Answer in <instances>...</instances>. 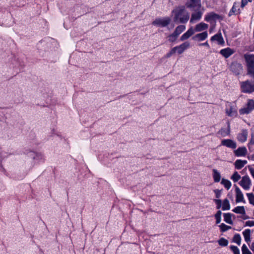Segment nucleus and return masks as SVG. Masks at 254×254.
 <instances>
[{
    "mask_svg": "<svg viewBox=\"0 0 254 254\" xmlns=\"http://www.w3.org/2000/svg\"><path fill=\"white\" fill-rule=\"evenodd\" d=\"M174 16L173 21L175 23H186L190 18V14L184 6L176 7L172 11Z\"/></svg>",
    "mask_w": 254,
    "mask_h": 254,
    "instance_id": "obj_1",
    "label": "nucleus"
},
{
    "mask_svg": "<svg viewBox=\"0 0 254 254\" xmlns=\"http://www.w3.org/2000/svg\"><path fill=\"white\" fill-rule=\"evenodd\" d=\"M171 22V19L169 17H165L162 18H159L155 19L153 22L152 24L161 27L167 26Z\"/></svg>",
    "mask_w": 254,
    "mask_h": 254,
    "instance_id": "obj_2",
    "label": "nucleus"
},
{
    "mask_svg": "<svg viewBox=\"0 0 254 254\" xmlns=\"http://www.w3.org/2000/svg\"><path fill=\"white\" fill-rule=\"evenodd\" d=\"M241 89L244 93H251L254 92V82L249 80L241 83Z\"/></svg>",
    "mask_w": 254,
    "mask_h": 254,
    "instance_id": "obj_3",
    "label": "nucleus"
},
{
    "mask_svg": "<svg viewBox=\"0 0 254 254\" xmlns=\"http://www.w3.org/2000/svg\"><path fill=\"white\" fill-rule=\"evenodd\" d=\"M254 109V100L249 99L248 101L246 106L240 110V113L241 115L248 114Z\"/></svg>",
    "mask_w": 254,
    "mask_h": 254,
    "instance_id": "obj_4",
    "label": "nucleus"
},
{
    "mask_svg": "<svg viewBox=\"0 0 254 254\" xmlns=\"http://www.w3.org/2000/svg\"><path fill=\"white\" fill-rule=\"evenodd\" d=\"M240 185L245 190H248L250 188L251 181L249 177L246 175L242 177V179L239 182Z\"/></svg>",
    "mask_w": 254,
    "mask_h": 254,
    "instance_id": "obj_5",
    "label": "nucleus"
},
{
    "mask_svg": "<svg viewBox=\"0 0 254 254\" xmlns=\"http://www.w3.org/2000/svg\"><path fill=\"white\" fill-rule=\"evenodd\" d=\"M190 47V43L189 42H185L179 46L175 47L176 53L178 54H182L186 49Z\"/></svg>",
    "mask_w": 254,
    "mask_h": 254,
    "instance_id": "obj_6",
    "label": "nucleus"
},
{
    "mask_svg": "<svg viewBox=\"0 0 254 254\" xmlns=\"http://www.w3.org/2000/svg\"><path fill=\"white\" fill-rule=\"evenodd\" d=\"M221 145L232 149H235L237 147L236 143L230 139H223L221 141Z\"/></svg>",
    "mask_w": 254,
    "mask_h": 254,
    "instance_id": "obj_7",
    "label": "nucleus"
},
{
    "mask_svg": "<svg viewBox=\"0 0 254 254\" xmlns=\"http://www.w3.org/2000/svg\"><path fill=\"white\" fill-rule=\"evenodd\" d=\"M234 186L235 187V191L236 195V201L237 202H242L243 203H245L246 201L244 199L243 194L241 191V190L236 185H235Z\"/></svg>",
    "mask_w": 254,
    "mask_h": 254,
    "instance_id": "obj_8",
    "label": "nucleus"
},
{
    "mask_svg": "<svg viewBox=\"0 0 254 254\" xmlns=\"http://www.w3.org/2000/svg\"><path fill=\"white\" fill-rule=\"evenodd\" d=\"M221 16L213 12H210L205 15L204 20L207 22H211L212 20H215L220 19Z\"/></svg>",
    "mask_w": 254,
    "mask_h": 254,
    "instance_id": "obj_9",
    "label": "nucleus"
},
{
    "mask_svg": "<svg viewBox=\"0 0 254 254\" xmlns=\"http://www.w3.org/2000/svg\"><path fill=\"white\" fill-rule=\"evenodd\" d=\"M219 53L224 58H228L234 53V51L230 48H226L221 50Z\"/></svg>",
    "mask_w": 254,
    "mask_h": 254,
    "instance_id": "obj_10",
    "label": "nucleus"
},
{
    "mask_svg": "<svg viewBox=\"0 0 254 254\" xmlns=\"http://www.w3.org/2000/svg\"><path fill=\"white\" fill-rule=\"evenodd\" d=\"M194 33V30H193V28L192 27H190L188 31L183 34L180 38V40L183 41L185 40L189 39L191 35H192Z\"/></svg>",
    "mask_w": 254,
    "mask_h": 254,
    "instance_id": "obj_11",
    "label": "nucleus"
},
{
    "mask_svg": "<svg viewBox=\"0 0 254 254\" xmlns=\"http://www.w3.org/2000/svg\"><path fill=\"white\" fill-rule=\"evenodd\" d=\"M235 155L237 157L245 156L247 153V150L246 147H240L234 151Z\"/></svg>",
    "mask_w": 254,
    "mask_h": 254,
    "instance_id": "obj_12",
    "label": "nucleus"
},
{
    "mask_svg": "<svg viewBox=\"0 0 254 254\" xmlns=\"http://www.w3.org/2000/svg\"><path fill=\"white\" fill-rule=\"evenodd\" d=\"M208 36V33L207 31H204L202 33L197 34L192 37V39L194 40H197L198 41H202L205 40Z\"/></svg>",
    "mask_w": 254,
    "mask_h": 254,
    "instance_id": "obj_13",
    "label": "nucleus"
},
{
    "mask_svg": "<svg viewBox=\"0 0 254 254\" xmlns=\"http://www.w3.org/2000/svg\"><path fill=\"white\" fill-rule=\"evenodd\" d=\"M208 28V24L203 22H201L195 25V28H193V30H194V33L195 32H201L203 30H206Z\"/></svg>",
    "mask_w": 254,
    "mask_h": 254,
    "instance_id": "obj_14",
    "label": "nucleus"
},
{
    "mask_svg": "<svg viewBox=\"0 0 254 254\" xmlns=\"http://www.w3.org/2000/svg\"><path fill=\"white\" fill-rule=\"evenodd\" d=\"M187 6L189 8H199L201 6L200 0H190L187 3Z\"/></svg>",
    "mask_w": 254,
    "mask_h": 254,
    "instance_id": "obj_15",
    "label": "nucleus"
},
{
    "mask_svg": "<svg viewBox=\"0 0 254 254\" xmlns=\"http://www.w3.org/2000/svg\"><path fill=\"white\" fill-rule=\"evenodd\" d=\"M211 41H217L218 43L220 45H222L224 43V39L222 37L221 33L216 34L211 38Z\"/></svg>",
    "mask_w": 254,
    "mask_h": 254,
    "instance_id": "obj_16",
    "label": "nucleus"
},
{
    "mask_svg": "<svg viewBox=\"0 0 254 254\" xmlns=\"http://www.w3.org/2000/svg\"><path fill=\"white\" fill-rule=\"evenodd\" d=\"M247 136L248 131L246 130H244L238 135L237 138L239 141L244 142L247 140Z\"/></svg>",
    "mask_w": 254,
    "mask_h": 254,
    "instance_id": "obj_17",
    "label": "nucleus"
},
{
    "mask_svg": "<svg viewBox=\"0 0 254 254\" xmlns=\"http://www.w3.org/2000/svg\"><path fill=\"white\" fill-rule=\"evenodd\" d=\"M226 113L230 117H233L237 115V110L233 106H230L229 108H227L226 109Z\"/></svg>",
    "mask_w": 254,
    "mask_h": 254,
    "instance_id": "obj_18",
    "label": "nucleus"
},
{
    "mask_svg": "<svg viewBox=\"0 0 254 254\" xmlns=\"http://www.w3.org/2000/svg\"><path fill=\"white\" fill-rule=\"evenodd\" d=\"M247 163V160L238 159L235 162V168L240 170L242 169Z\"/></svg>",
    "mask_w": 254,
    "mask_h": 254,
    "instance_id": "obj_19",
    "label": "nucleus"
},
{
    "mask_svg": "<svg viewBox=\"0 0 254 254\" xmlns=\"http://www.w3.org/2000/svg\"><path fill=\"white\" fill-rule=\"evenodd\" d=\"M202 12L200 11H197L195 13H193L191 14V18L190 20V23H193L194 20H199L202 16Z\"/></svg>",
    "mask_w": 254,
    "mask_h": 254,
    "instance_id": "obj_20",
    "label": "nucleus"
},
{
    "mask_svg": "<svg viewBox=\"0 0 254 254\" xmlns=\"http://www.w3.org/2000/svg\"><path fill=\"white\" fill-rule=\"evenodd\" d=\"M186 29V26L184 25H180L176 28L173 33L178 37Z\"/></svg>",
    "mask_w": 254,
    "mask_h": 254,
    "instance_id": "obj_21",
    "label": "nucleus"
},
{
    "mask_svg": "<svg viewBox=\"0 0 254 254\" xmlns=\"http://www.w3.org/2000/svg\"><path fill=\"white\" fill-rule=\"evenodd\" d=\"M235 216V215L230 213H224V220L227 223L229 224H233V221L232 220V216Z\"/></svg>",
    "mask_w": 254,
    "mask_h": 254,
    "instance_id": "obj_22",
    "label": "nucleus"
},
{
    "mask_svg": "<svg viewBox=\"0 0 254 254\" xmlns=\"http://www.w3.org/2000/svg\"><path fill=\"white\" fill-rule=\"evenodd\" d=\"M232 211L237 214H241L242 215L246 214V211L244 206H239L234 208Z\"/></svg>",
    "mask_w": 254,
    "mask_h": 254,
    "instance_id": "obj_23",
    "label": "nucleus"
},
{
    "mask_svg": "<svg viewBox=\"0 0 254 254\" xmlns=\"http://www.w3.org/2000/svg\"><path fill=\"white\" fill-rule=\"evenodd\" d=\"M251 231L249 229H246L243 232L245 240L247 243H249V242L251 241Z\"/></svg>",
    "mask_w": 254,
    "mask_h": 254,
    "instance_id": "obj_24",
    "label": "nucleus"
},
{
    "mask_svg": "<svg viewBox=\"0 0 254 254\" xmlns=\"http://www.w3.org/2000/svg\"><path fill=\"white\" fill-rule=\"evenodd\" d=\"M213 178L214 181L216 183L219 182L221 180V175L216 169H213Z\"/></svg>",
    "mask_w": 254,
    "mask_h": 254,
    "instance_id": "obj_25",
    "label": "nucleus"
},
{
    "mask_svg": "<svg viewBox=\"0 0 254 254\" xmlns=\"http://www.w3.org/2000/svg\"><path fill=\"white\" fill-rule=\"evenodd\" d=\"M229 133H230L229 125L228 126V128H222L217 132V134L218 135H220L222 137H225V136L228 135Z\"/></svg>",
    "mask_w": 254,
    "mask_h": 254,
    "instance_id": "obj_26",
    "label": "nucleus"
},
{
    "mask_svg": "<svg viewBox=\"0 0 254 254\" xmlns=\"http://www.w3.org/2000/svg\"><path fill=\"white\" fill-rule=\"evenodd\" d=\"M221 184L224 185V187L227 190H229L231 187V183L228 180L223 178L221 180Z\"/></svg>",
    "mask_w": 254,
    "mask_h": 254,
    "instance_id": "obj_27",
    "label": "nucleus"
},
{
    "mask_svg": "<svg viewBox=\"0 0 254 254\" xmlns=\"http://www.w3.org/2000/svg\"><path fill=\"white\" fill-rule=\"evenodd\" d=\"M230 209V204L228 199H225L223 201L222 209L223 210H228Z\"/></svg>",
    "mask_w": 254,
    "mask_h": 254,
    "instance_id": "obj_28",
    "label": "nucleus"
},
{
    "mask_svg": "<svg viewBox=\"0 0 254 254\" xmlns=\"http://www.w3.org/2000/svg\"><path fill=\"white\" fill-rule=\"evenodd\" d=\"M236 4H237V3L236 2H235L234 3L231 9L230 10V11H229V12L228 13L229 16H231L233 14L237 15L240 13L239 11L238 12H237Z\"/></svg>",
    "mask_w": 254,
    "mask_h": 254,
    "instance_id": "obj_29",
    "label": "nucleus"
},
{
    "mask_svg": "<svg viewBox=\"0 0 254 254\" xmlns=\"http://www.w3.org/2000/svg\"><path fill=\"white\" fill-rule=\"evenodd\" d=\"M221 211L220 210H218L214 215L216 219V223L217 224H219L221 221Z\"/></svg>",
    "mask_w": 254,
    "mask_h": 254,
    "instance_id": "obj_30",
    "label": "nucleus"
},
{
    "mask_svg": "<svg viewBox=\"0 0 254 254\" xmlns=\"http://www.w3.org/2000/svg\"><path fill=\"white\" fill-rule=\"evenodd\" d=\"M231 179L234 182L236 183L241 179V176L236 171L231 177Z\"/></svg>",
    "mask_w": 254,
    "mask_h": 254,
    "instance_id": "obj_31",
    "label": "nucleus"
},
{
    "mask_svg": "<svg viewBox=\"0 0 254 254\" xmlns=\"http://www.w3.org/2000/svg\"><path fill=\"white\" fill-rule=\"evenodd\" d=\"M218 242L219 245L222 247H226L228 244V241L224 238H220Z\"/></svg>",
    "mask_w": 254,
    "mask_h": 254,
    "instance_id": "obj_32",
    "label": "nucleus"
},
{
    "mask_svg": "<svg viewBox=\"0 0 254 254\" xmlns=\"http://www.w3.org/2000/svg\"><path fill=\"white\" fill-rule=\"evenodd\" d=\"M219 227L220 228L221 231L222 232H226L229 229H231V227L230 226H228L224 223H222L219 225Z\"/></svg>",
    "mask_w": 254,
    "mask_h": 254,
    "instance_id": "obj_33",
    "label": "nucleus"
},
{
    "mask_svg": "<svg viewBox=\"0 0 254 254\" xmlns=\"http://www.w3.org/2000/svg\"><path fill=\"white\" fill-rule=\"evenodd\" d=\"M233 242L237 243L238 245L241 244V237L240 234H235L233 237Z\"/></svg>",
    "mask_w": 254,
    "mask_h": 254,
    "instance_id": "obj_34",
    "label": "nucleus"
},
{
    "mask_svg": "<svg viewBox=\"0 0 254 254\" xmlns=\"http://www.w3.org/2000/svg\"><path fill=\"white\" fill-rule=\"evenodd\" d=\"M247 195L250 203L254 206V194L253 193H247Z\"/></svg>",
    "mask_w": 254,
    "mask_h": 254,
    "instance_id": "obj_35",
    "label": "nucleus"
},
{
    "mask_svg": "<svg viewBox=\"0 0 254 254\" xmlns=\"http://www.w3.org/2000/svg\"><path fill=\"white\" fill-rule=\"evenodd\" d=\"M178 36H176L173 33L170 34L168 37V41L170 42H174L178 38Z\"/></svg>",
    "mask_w": 254,
    "mask_h": 254,
    "instance_id": "obj_36",
    "label": "nucleus"
},
{
    "mask_svg": "<svg viewBox=\"0 0 254 254\" xmlns=\"http://www.w3.org/2000/svg\"><path fill=\"white\" fill-rule=\"evenodd\" d=\"M242 254H252L245 244H243L242 247Z\"/></svg>",
    "mask_w": 254,
    "mask_h": 254,
    "instance_id": "obj_37",
    "label": "nucleus"
},
{
    "mask_svg": "<svg viewBox=\"0 0 254 254\" xmlns=\"http://www.w3.org/2000/svg\"><path fill=\"white\" fill-rule=\"evenodd\" d=\"M230 248L233 252L234 254H240V250L237 247L235 246H231Z\"/></svg>",
    "mask_w": 254,
    "mask_h": 254,
    "instance_id": "obj_38",
    "label": "nucleus"
},
{
    "mask_svg": "<svg viewBox=\"0 0 254 254\" xmlns=\"http://www.w3.org/2000/svg\"><path fill=\"white\" fill-rule=\"evenodd\" d=\"M214 201L216 204V208L217 209H220L221 207V205H222L221 200L219 199H214Z\"/></svg>",
    "mask_w": 254,
    "mask_h": 254,
    "instance_id": "obj_39",
    "label": "nucleus"
},
{
    "mask_svg": "<svg viewBox=\"0 0 254 254\" xmlns=\"http://www.w3.org/2000/svg\"><path fill=\"white\" fill-rule=\"evenodd\" d=\"M214 192L215 194V196L217 198H219L221 197V190L216 189L214 190Z\"/></svg>",
    "mask_w": 254,
    "mask_h": 254,
    "instance_id": "obj_40",
    "label": "nucleus"
},
{
    "mask_svg": "<svg viewBox=\"0 0 254 254\" xmlns=\"http://www.w3.org/2000/svg\"><path fill=\"white\" fill-rule=\"evenodd\" d=\"M245 226L248 227L254 226V221L249 220L246 221Z\"/></svg>",
    "mask_w": 254,
    "mask_h": 254,
    "instance_id": "obj_41",
    "label": "nucleus"
},
{
    "mask_svg": "<svg viewBox=\"0 0 254 254\" xmlns=\"http://www.w3.org/2000/svg\"><path fill=\"white\" fill-rule=\"evenodd\" d=\"M248 0H242L241 1V7H244L245 6L247 3H248Z\"/></svg>",
    "mask_w": 254,
    "mask_h": 254,
    "instance_id": "obj_42",
    "label": "nucleus"
},
{
    "mask_svg": "<svg viewBox=\"0 0 254 254\" xmlns=\"http://www.w3.org/2000/svg\"><path fill=\"white\" fill-rule=\"evenodd\" d=\"M199 46H206L207 47V48H210V46H209V45L207 41L205 42V43H201V44H199Z\"/></svg>",
    "mask_w": 254,
    "mask_h": 254,
    "instance_id": "obj_43",
    "label": "nucleus"
},
{
    "mask_svg": "<svg viewBox=\"0 0 254 254\" xmlns=\"http://www.w3.org/2000/svg\"><path fill=\"white\" fill-rule=\"evenodd\" d=\"M172 55L176 53L175 48H173L169 52Z\"/></svg>",
    "mask_w": 254,
    "mask_h": 254,
    "instance_id": "obj_44",
    "label": "nucleus"
},
{
    "mask_svg": "<svg viewBox=\"0 0 254 254\" xmlns=\"http://www.w3.org/2000/svg\"><path fill=\"white\" fill-rule=\"evenodd\" d=\"M251 250L254 253V242H253L251 245L250 246Z\"/></svg>",
    "mask_w": 254,
    "mask_h": 254,
    "instance_id": "obj_45",
    "label": "nucleus"
},
{
    "mask_svg": "<svg viewBox=\"0 0 254 254\" xmlns=\"http://www.w3.org/2000/svg\"><path fill=\"white\" fill-rule=\"evenodd\" d=\"M249 144L254 145V137L252 136L251 141L249 143Z\"/></svg>",
    "mask_w": 254,
    "mask_h": 254,
    "instance_id": "obj_46",
    "label": "nucleus"
},
{
    "mask_svg": "<svg viewBox=\"0 0 254 254\" xmlns=\"http://www.w3.org/2000/svg\"><path fill=\"white\" fill-rule=\"evenodd\" d=\"M250 171L251 172V174L252 176L254 178V169L251 168V169H250Z\"/></svg>",
    "mask_w": 254,
    "mask_h": 254,
    "instance_id": "obj_47",
    "label": "nucleus"
},
{
    "mask_svg": "<svg viewBox=\"0 0 254 254\" xmlns=\"http://www.w3.org/2000/svg\"><path fill=\"white\" fill-rule=\"evenodd\" d=\"M36 157H40L41 159H43V155L42 154H41V153L37 154L36 155Z\"/></svg>",
    "mask_w": 254,
    "mask_h": 254,
    "instance_id": "obj_48",
    "label": "nucleus"
},
{
    "mask_svg": "<svg viewBox=\"0 0 254 254\" xmlns=\"http://www.w3.org/2000/svg\"><path fill=\"white\" fill-rule=\"evenodd\" d=\"M172 56V55L170 52H168L165 55V57L168 58L171 57Z\"/></svg>",
    "mask_w": 254,
    "mask_h": 254,
    "instance_id": "obj_49",
    "label": "nucleus"
},
{
    "mask_svg": "<svg viewBox=\"0 0 254 254\" xmlns=\"http://www.w3.org/2000/svg\"><path fill=\"white\" fill-rule=\"evenodd\" d=\"M248 218H249L248 216H245L244 218H243L244 219H247Z\"/></svg>",
    "mask_w": 254,
    "mask_h": 254,
    "instance_id": "obj_50",
    "label": "nucleus"
},
{
    "mask_svg": "<svg viewBox=\"0 0 254 254\" xmlns=\"http://www.w3.org/2000/svg\"><path fill=\"white\" fill-rule=\"evenodd\" d=\"M1 169H2V166L1 165V164H0V170H1Z\"/></svg>",
    "mask_w": 254,
    "mask_h": 254,
    "instance_id": "obj_51",
    "label": "nucleus"
},
{
    "mask_svg": "<svg viewBox=\"0 0 254 254\" xmlns=\"http://www.w3.org/2000/svg\"><path fill=\"white\" fill-rule=\"evenodd\" d=\"M249 1L251 2L252 0H248Z\"/></svg>",
    "mask_w": 254,
    "mask_h": 254,
    "instance_id": "obj_52",
    "label": "nucleus"
}]
</instances>
